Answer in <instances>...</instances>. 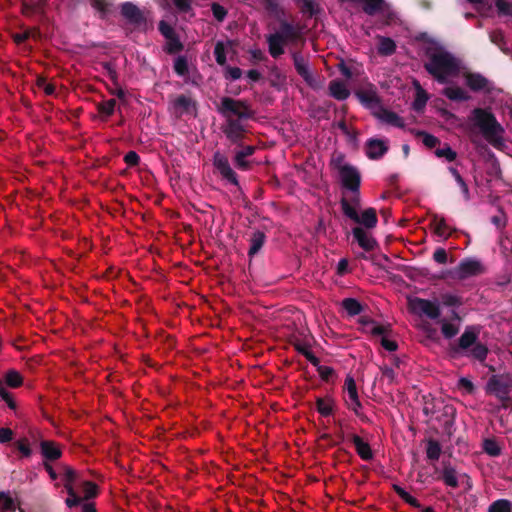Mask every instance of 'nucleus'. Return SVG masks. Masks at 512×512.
I'll use <instances>...</instances> for the list:
<instances>
[{
	"instance_id": "f257e3e1",
	"label": "nucleus",
	"mask_w": 512,
	"mask_h": 512,
	"mask_svg": "<svg viewBox=\"0 0 512 512\" xmlns=\"http://www.w3.org/2000/svg\"><path fill=\"white\" fill-rule=\"evenodd\" d=\"M425 69L439 83H447L460 72V62L445 48L431 44L426 48Z\"/></svg>"
},
{
	"instance_id": "f03ea898",
	"label": "nucleus",
	"mask_w": 512,
	"mask_h": 512,
	"mask_svg": "<svg viewBox=\"0 0 512 512\" xmlns=\"http://www.w3.org/2000/svg\"><path fill=\"white\" fill-rule=\"evenodd\" d=\"M470 121L493 147L499 149L504 145L505 130L490 110L475 108L471 113Z\"/></svg>"
},
{
	"instance_id": "7ed1b4c3",
	"label": "nucleus",
	"mask_w": 512,
	"mask_h": 512,
	"mask_svg": "<svg viewBox=\"0 0 512 512\" xmlns=\"http://www.w3.org/2000/svg\"><path fill=\"white\" fill-rule=\"evenodd\" d=\"M296 30L288 23H283L278 31L267 37L269 53L277 58L284 53V47L297 39Z\"/></svg>"
},
{
	"instance_id": "20e7f679",
	"label": "nucleus",
	"mask_w": 512,
	"mask_h": 512,
	"mask_svg": "<svg viewBox=\"0 0 512 512\" xmlns=\"http://www.w3.org/2000/svg\"><path fill=\"white\" fill-rule=\"evenodd\" d=\"M218 111L225 119L240 118V120H246L250 118L252 114L245 102L229 97L221 99Z\"/></svg>"
},
{
	"instance_id": "39448f33",
	"label": "nucleus",
	"mask_w": 512,
	"mask_h": 512,
	"mask_svg": "<svg viewBox=\"0 0 512 512\" xmlns=\"http://www.w3.org/2000/svg\"><path fill=\"white\" fill-rule=\"evenodd\" d=\"M408 307L410 311L417 315H425L431 319H436L440 316L439 303L437 301H430L418 297H408Z\"/></svg>"
},
{
	"instance_id": "423d86ee",
	"label": "nucleus",
	"mask_w": 512,
	"mask_h": 512,
	"mask_svg": "<svg viewBox=\"0 0 512 512\" xmlns=\"http://www.w3.org/2000/svg\"><path fill=\"white\" fill-rule=\"evenodd\" d=\"M345 402L350 410L356 414L360 413L361 403L359 401L358 392L354 379L347 376L344 383Z\"/></svg>"
},
{
	"instance_id": "0eeeda50",
	"label": "nucleus",
	"mask_w": 512,
	"mask_h": 512,
	"mask_svg": "<svg viewBox=\"0 0 512 512\" xmlns=\"http://www.w3.org/2000/svg\"><path fill=\"white\" fill-rule=\"evenodd\" d=\"M340 178L342 184L352 192H358L360 186V174L352 166L343 165L340 167Z\"/></svg>"
},
{
	"instance_id": "6e6552de",
	"label": "nucleus",
	"mask_w": 512,
	"mask_h": 512,
	"mask_svg": "<svg viewBox=\"0 0 512 512\" xmlns=\"http://www.w3.org/2000/svg\"><path fill=\"white\" fill-rule=\"evenodd\" d=\"M213 164L223 178L234 185L238 184L237 176L230 167L227 157L222 155L220 152H216L213 157Z\"/></svg>"
},
{
	"instance_id": "1a4fd4ad",
	"label": "nucleus",
	"mask_w": 512,
	"mask_h": 512,
	"mask_svg": "<svg viewBox=\"0 0 512 512\" xmlns=\"http://www.w3.org/2000/svg\"><path fill=\"white\" fill-rule=\"evenodd\" d=\"M483 268L479 261L467 259L462 261L455 270V275L460 279H466L471 276L482 273Z\"/></svg>"
},
{
	"instance_id": "9d476101",
	"label": "nucleus",
	"mask_w": 512,
	"mask_h": 512,
	"mask_svg": "<svg viewBox=\"0 0 512 512\" xmlns=\"http://www.w3.org/2000/svg\"><path fill=\"white\" fill-rule=\"evenodd\" d=\"M65 488L68 492V498L66 499V505L68 507H73L81 503L82 498L78 496L74 490L72 482L76 478V472L71 468H66L65 470Z\"/></svg>"
},
{
	"instance_id": "9b49d317",
	"label": "nucleus",
	"mask_w": 512,
	"mask_h": 512,
	"mask_svg": "<svg viewBox=\"0 0 512 512\" xmlns=\"http://www.w3.org/2000/svg\"><path fill=\"white\" fill-rule=\"evenodd\" d=\"M486 391L487 393L495 395L501 400H507L509 398L508 386L496 376H493L489 379L486 385Z\"/></svg>"
},
{
	"instance_id": "f8f14e48",
	"label": "nucleus",
	"mask_w": 512,
	"mask_h": 512,
	"mask_svg": "<svg viewBox=\"0 0 512 512\" xmlns=\"http://www.w3.org/2000/svg\"><path fill=\"white\" fill-rule=\"evenodd\" d=\"M293 60H294L295 69L298 72V74L304 79V81L308 85L313 86L314 79H313L312 73L310 71L308 61L297 53L293 54Z\"/></svg>"
},
{
	"instance_id": "ddd939ff",
	"label": "nucleus",
	"mask_w": 512,
	"mask_h": 512,
	"mask_svg": "<svg viewBox=\"0 0 512 512\" xmlns=\"http://www.w3.org/2000/svg\"><path fill=\"white\" fill-rule=\"evenodd\" d=\"M243 121L244 120H240V118L226 119L224 133L229 139L235 141L241 137L245 130Z\"/></svg>"
},
{
	"instance_id": "4468645a",
	"label": "nucleus",
	"mask_w": 512,
	"mask_h": 512,
	"mask_svg": "<svg viewBox=\"0 0 512 512\" xmlns=\"http://www.w3.org/2000/svg\"><path fill=\"white\" fill-rule=\"evenodd\" d=\"M353 236L358 242L359 246L366 251L373 250L376 246L375 239L361 227H355L352 230Z\"/></svg>"
},
{
	"instance_id": "2eb2a0df",
	"label": "nucleus",
	"mask_w": 512,
	"mask_h": 512,
	"mask_svg": "<svg viewBox=\"0 0 512 512\" xmlns=\"http://www.w3.org/2000/svg\"><path fill=\"white\" fill-rule=\"evenodd\" d=\"M121 13L130 23L139 24L144 21V17L140 9L131 2L122 5Z\"/></svg>"
},
{
	"instance_id": "dca6fc26",
	"label": "nucleus",
	"mask_w": 512,
	"mask_h": 512,
	"mask_svg": "<svg viewBox=\"0 0 512 512\" xmlns=\"http://www.w3.org/2000/svg\"><path fill=\"white\" fill-rule=\"evenodd\" d=\"M387 151V145L384 141L378 139H371L367 142L366 153L371 159H378L382 157Z\"/></svg>"
},
{
	"instance_id": "f3484780",
	"label": "nucleus",
	"mask_w": 512,
	"mask_h": 512,
	"mask_svg": "<svg viewBox=\"0 0 512 512\" xmlns=\"http://www.w3.org/2000/svg\"><path fill=\"white\" fill-rule=\"evenodd\" d=\"M40 449L42 456L50 461L58 459L62 454L59 446L53 441H41Z\"/></svg>"
},
{
	"instance_id": "a211bd4d",
	"label": "nucleus",
	"mask_w": 512,
	"mask_h": 512,
	"mask_svg": "<svg viewBox=\"0 0 512 512\" xmlns=\"http://www.w3.org/2000/svg\"><path fill=\"white\" fill-rule=\"evenodd\" d=\"M467 86L474 90H489V81L480 74L468 73L465 76Z\"/></svg>"
},
{
	"instance_id": "6ab92c4d",
	"label": "nucleus",
	"mask_w": 512,
	"mask_h": 512,
	"mask_svg": "<svg viewBox=\"0 0 512 512\" xmlns=\"http://www.w3.org/2000/svg\"><path fill=\"white\" fill-rule=\"evenodd\" d=\"M355 222L363 225L368 229L374 228L378 222L376 210L374 208L365 209L361 215H358V220Z\"/></svg>"
},
{
	"instance_id": "aec40b11",
	"label": "nucleus",
	"mask_w": 512,
	"mask_h": 512,
	"mask_svg": "<svg viewBox=\"0 0 512 512\" xmlns=\"http://www.w3.org/2000/svg\"><path fill=\"white\" fill-rule=\"evenodd\" d=\"M377 117L383 123L395 126L402 127L404 125L403 120L394 112L381 109L377 114Z\"/></svg>"
},
{
	"instance_id": "412c9836",
	"label": "nucleus",
	"mask_w": 512,
	"mask_h": 512,
	"mask_svg": "<svg viewBox=\"0 0 512 512\" xmlns=\"http://www.w3.org/2000/svg\"><path fill=\"white\" fill-rule=\"evenodd\" d=\"M352 441H353V444L356 448L358 455L363 460H369L372 458V451H371V448L368 443L363 441V439L357 435L353 436Z\"/></svg>"
},
{
	"instance_id": "4be33fe9",
	"label": "nucleus",
	"mask_w": 512,
	"mask_h": 512,
	"mask_svg": "<svg viewBox=\"0 0 512 512\" xmlns=\"http://www.w3.org/2000/svg\"><path fill=\"white\" fill-rule=\"evenodd\" d=\"M43 0H23L22 12L26 16H32L42 12Z\"/></svg>"
},
{
	"instance_id": "5701e85b",
	"label": "nucleus",
	"mask_w": 512,
	"mask_h": 512,
	"mask_svg": "<svg viewBox=\"0 0 512 512\" xmlns=\"http://www.w3.org/2000/svg\"><path fill=\"white\" fill-rule=\"evenodd\" d=\"M396 50V44L389 37H378V53L384 56L392 55Z\"/></svg>"
},
{
	"instance_id": "b1692460",
	"label": "nucleus",
	"mask_w": 512,
	"mask_h": 512,
	"mask_svg": "<svg viewBox=\"0 0 512 512\" xmlns=\"http://www.w3.org/2000/svg\"><path fill=\"white\" fill-rule=\"evenodd\" d=\"M443 94L452 101H466L470 98L464 89L454 86L446 87Z\"/></svg>"
},
{
	"instance_id": "393cba45",
	"label": "nucleus",
	"mask_w": 512,
	"mask_h": 512,
	"mask_svg": "<svg viewBox=\"0 0 512 512\" xmlns=\"http://www.w3.org/2000/svg\"><path fill=\"white\" fill-rule=\"evenodd\" d=\"M329 90L331 95L338 100H344L350 94L346 85L341 81H332Z\"/></svg>"
},
{
	"instance_id": "a878e982",
	"label": "nucleus",
	"mask_w": 512,
	"mask_h": 512,
	"mask_svg": "<svg viewBox=\"0 0 512 512\" xmlns=\"http://www.w3.org/2000/svg\"><path fill=\"white\" fill-rule=\"evenodd\" d=\"M361 323L363 325L364 331L367 333H370L372 335L380 336V335H383L384 333L388 332L387 327L382 326L373 320L362 319Z\"/></svg>"
},
{
	"instance_id": "bb28decb",
	"label": "nucleus",
	"mask_w": 512,
	"mask_h": 512,
	"mask_svg": "<svg viewBox=\"0 0 512 512\" xmlns=\"http://www.w3.org/2000/svg\"><path fill=\"white\" fill-rule=\"evenodd\" d=\"M255 148L253 146H247L242 150L238 151L235 155V165L239 169H246L248 167V162L246 158L254 153Z\"/></svg>"
},
{
	"instance_id": "cd10ccee",
	"label": "nucleus",
	"mask_w": 512,
	"mask_h": 512,
	"mask_svg": "<svg viewBox=\"0 0 512 512\" xmlns=\"http://www.w3.org/2000/svg\"><path fill=\"white\" fill-rule=\"evenodd\" d=\"M477 334L471 328L465 330L459 339V346L461 349L466 350L476 344Z\"/></svg>"
},
{
	"instance_id": "c85d7f7f",
	"label": "nucleus",
	"mask_w": 512,
	"mask_h": 512,
	"mask_svg": "<svg viewBox=\"0 0 512 512\" xmlns=\"http://www.w3.org/2000/svg\"><path fill=\"white\" fill-rule=\"evenodd\" d=\"M16 507V501L9 494L0 493V512H14Z\"/></svg>"
},
{
	"instance_id": "c756f323",
	"label": "nucleus",
	"mask_w": 512,
	"mask_h": 512,
	"mask_svg": "<svg viewBox=\"0 0 512 512\" xmlns=\"http://www.w3.org/2000/svg\"><path fill=\"white\" fill-rule=\"evenodd\" d=\"M414 86L416 88V99L413 105L416 110H420L426 105L428 101V95L417 81L414 82Z\"/></svg>"
},
{
	"instance_id": "7c9ffc66",
	"label": "nucleus",
	"mask_w": 512,
	"mask_h": 512,
	"mask_svg": "<svg viewBox=\"0 0 512 512\" xmlns=\"http://www.w3.org/2000/svg\"><path fill=\"white\" fill-rule=\"evenodd\" d=\"M441 331L446 338H452L459 332L458 320L454 322L442 321Z\"/></svg>"
},
{
	"instance_id": "2f4dec72",
	"label": "nucleus",
	"mask_w": 512,
	"mask_h": 512,
	"mask_svg": "<svg viewBox=\"0 0 512 512\" xmlns=\"http://www.w3.org/2000/svg\"><path fill=\"white\" fill-rule=\"evenodd\" d=\"M342 305L347 313L351 316L358 315L362 311L361 304L353 298L344 299Z\"/></svg>"
},
{
	"instance_id": "473e14b6",
	"label": "nucleus",
	"mask_w": 512,
	"mask_h": 512,
	"mask_svg": "<svg viewBox=\"0 0 512 512\" xmlns=\"http://www.w3.org/2000/svg\"><path fill=\"white\" fill-rule=\"evenodd\" d=\"M264 239L265 236L262 232H256L253 234V237L251 239V246L249 249L250 255L256 254L261 249V247L264 244Z\"/></svg>"
},
{
	"instance_id": "72a5a7b5",
	"label": "nucleus",
	"mask_w": 512,
	"mask_h": 512,
	"mask_svg": "<svg viewBox=\"0 0 512 512\" xmlns=\"http://www.w3.org/2000/svg\"><path fill=\"white\" fill-rule=\"evenodd\" d=\"M488 350L486 346L480 343H476L472 349L468 352V356H471L477 360L483 361L487 356Z\"/></svg>"
},
{
	"instance_id": "f704fd0d",
	"label": "nucleus",
	"mask_w": 512,
	"mask_h": 512,
	"mask_svg": "<svg viewBox=\"0 0 512 512\" xmlns=\"http://www.w3.org/2000/svg\"><path fill=\"white\" fill-rule=\"evenodd\" d=\"M489 512H512L511 504L508 500L500 499L493 502L489 507Z\"/></svg>"
},
{
	"instance_id": "c9c22d12",
	"label": "nucleus",
	"mask_w": 512,
	"mask_h": 512,
	"mask_svg": "<svg viewBox=\"0 0 512 512\" xmlns=\"http://www.w3.org/2000/svg\"><path fill=\"white\" fill-rule=\"evenodd\" d=\"M443 481L447 486L457 487L458 486V478L456 471L453 468H445L443 471Z\"/></svg>"
},
{
	"instance_id": "e433bc0d",
	"label": "nucleus",
	"mask_w": 512,
	"mask_h": 512,
	"mask_svg": "<svg viewBox=\"0 0 512 512\" xmlns=\"http://www.w3.org/2000/svg\"><path fill=\"white\" fill-rule=\"evenodd\" d=\"M333 409L332 401L329 399H317V410L323 416H328L331 414Z\"/></svg>"
},
{
	"instance_id": "4c0bfd02",
	"label": "nucleus",
	"mask_w": 512,
	"mask_h": 512,
	"mask_svg": "<svg viewBox=\"0 0 512 512\" xmlns=\"http://www.w3.org/2000/svg\"><path fill=\"white\" fill-rule=\"evenodd\" d=\"M214 55L216 62L219 65H224L226 63V52H225V46L222 42H217L214 48Z\"/></svg>"
},
{
	"instance_id": "58836bf2",
	"label": "nucleus",
	"mask_w": 512,
	"mask_h": 512,
	"mask_svg": "<svg viewBox=\"0 0 512 512\" xmlns=\"http://www.w3.org/2000/svg\"><path fill=\"white\" fill-rule=\"evenodd\" d=\"M174 70L180 76L186 75L188 73L187 60L184 57L176 58L174 62Z\"/></svg>"
},
{
	"instance_id": "ea45409f",
	"label": "nucleus",
	"mask_w": 512,
	"mask_h": 512,
	"mask_svg": "<svg viewBox=\"0 0 512 512\" xmlns=\"http://www.w3.org/2000/svg\"><path fill=\"white\" fill-rule=\"evenodd\" d=\"M441 448L435 441H429L427 445V457L432 460H437L440 456Z\"/></svg>"
},
{
	"instance_id": "a19ab883",
	"label": "nucleus",
	"mask_w": 512,
	"mask_h": 512,
	"mask_svg": "<svg viewBox=\"0 0 512 512\" xmlns=\"http://www.w3.org/2000/svg\"><path fill=\"white\" fill-rule=\"evenodd\" d=\"M6 383L11 387H18L22 383V377L17 371L11 370L6 374Z\"/></svg>"
},
{
	"instance_id": "79ce46f5",
	"label": "nucleus",
	"mask_w": 512,
	"mask_h": 512,
	"mask_svg": "<svg viewBox=\"0 0 512 512\" xmlns=\"http://www.w3.org/2000/svg\"><path fill=\"white\" fill-rule=\"evenodd\" d=\"M435 154L439 158H445L447 161L451 162L456 158V152L453 151L449 146L441 149H437Z\"/></svg>"
},
{
	"instance_id": "37998d69",
	"label": "nucleus",
	"mask_w": 512,
	"mask_h": 512,
	"mask_svg": "<svg viewBox=\"0 0 512 512\" xmlns=\"http://www.w3.org/2000/svg\"><path fill=\"white\" fill-rule=\"evenodd\" d=\"M115 105H116V100L115 99H110L108 101H105L103 103H101L99 105V111L106 115V116H109L111 115L114 110H115Z\"/></svg>"
},
{
	"instance_id": "c03bdc74",
	"label": "nucleus",
	"mask_w": 512,
	"mask_h": 512,
	"mask_svg": "<svg viewBox=\"0 0 512 512\" xmlns=\"http://www.w3.org/2000/svg\"><path fill=\"white\" fill-rule=\"evenodd\" d=\"M82 489H83V493H84L83 499H89V498L95 496L97 493L96 485L89 481L83 482Z\"/></svg>"
},
{
	"instance_id": "a18cd8bd",
	"label": "nucleus",
	"mask_w": 512,
	"mask_h": 512,
	"mask_svg": "<svg viewBox=\"0 0 512 512\" xmlns=\"http://www.w3.org/2000/svg\"><path fill=\"white\" fill-rule=\"evenodd\" d=\"M458 388L462 389L467 394H472L474 392V384L471 379L467 377H461L458 380Z\"/></svg>"
},
{
	"instance_id": "49530a36",
	"label": "nucleus",
	"mask_w": 512,
	"mask_h": 512,
	"mask_svg": "<svg viewBox=\"0 0 512 512\" xmlns=\"http://www.w3.org/2000/svg\"><path fill=\"white\" fill-rule=\"evenodd\" d=\"M342 210L344 212V214L349 217L350 219H352L354 222L356 220H358V212L356 211V209L354 207H352L347 201L343 200L342 201Z\"/></svg>"
},
{
	"instance_id": "de8ad7c7",
	"label": "nucleus",
	"mask_w": 512,
	"mask_h": 512,
	"mask_svg": "<svg viewBox=\"0 0 512 512\" xmlns=\"http://www.w3.org/2000/svg\"><path fill=\"white\" fill-rule=\"evenodd\" d=\"M495 5L499 13L503 15H512V5L505 0H495Z\"/></svg>"
},
{
	"instance_id": "09e8293b",
	"label": "nucleus",
	"mask_w": 512,
	"mask_h": 512,
	"mask_svg": "<svg viewBox=\"0 0 512 512\" xmlns=\"http://www.w3.org/2000/svg\"><path fill=\"white\" fill-rule=\"evenodd\" d=\"M380 336H381V345L383 346V348L385 350H387L389 352H393L397 349V343L394 340L388 338L387 332Z\"/></svg>"
},
{
	"instance_id": "8fccbe9b",
	"label": "nucleus",
	"mask_w": 512,
	"mask_h": 512,
	"mask_svg": "<svg viewBox=\"0 0 512 512\" xmlns=\"http://www.w3.org/2000/svg\"><path fill=\"white\" fill-rule=\"evenodd\" d=\"M212 13H213V16L218 20V21H223L227 15V11L226 9L217 4V3H213L212 4Z\"/></svg>"
},
{
	"instance_id": "3c124183",
	"label": "nucleus",
	"mask_w": 512,
	"mask_h": 512,
	"mask_svg": "<svg viewBox=\"0 0 512 512\" xmlns=\"http://www.w3.org/2000/svg\"><path fill=\"white\" fill-rule=\"evenodd\" d=\"M484 449L491 456H497L500 454L499 446L492 440H486L484 442Z\"/></svg>"
},
{
	"instance_id": "603ef678",
	"label": "nucleus",
	"mask_w": 512,
	"mask_h": 512,
	"mask_svg": "<svg viewBox=\"0 0 512 512\" xmlns=\"http://www.w3.org/2000/svg\"><path fill=\"white\" fill-rule=\"evenodd\" d=\"M225 76L227 78L232 79V80H237V79L241 78L242 70L240 68H238V67L227 66L225 68Z\"/></svg>"
},
{
	"instance_id": "864d4df0",
	"label": "nucleus",
	"mask_w": 512,
	"mask_h": 512,
	"mask_svg": "<svg viewBox=\"0 0 512 512\" xmlns=\"http://www.w3.org/2000/svg\"><path fill=\"white\" fill-rule=\"evenodd\" d=\"M159 30L167 39H171L174 35L173 28L164 21L159 23Z\"/></svg>"
},
{
	"instance_id": "5fc2aeb1",
	"label": "nucleus",
	"mask_w": 512,
	"mask_h": 512,
	"mask_svg": "<svg viewBox=\"0 0 512 512\" xmlns=\"http://www.w3.org/2000/svg\"><path fill=\"white\" fill-rule=\"evenodd\" d=\"M173 3L180 12H189L191 9L190 0H173Z\"/></svg>"
},
{
	"instance_id": "6e6d98bb",
	"label": "nucleus",
	"mask_w": 512,
	"mask_h": 512,
	"mask_svg": "<svg viewBox=\"0 0 512 512\" xmlns=\"http://www.w3.org/2000/svg\"><path fill=\"white\" fill-rule=\"evenodd\" d=\"M433 259L440 264H444L447 261V253L443 248H438L433 254Z\"/></svg>"
},
{
	"instance_id": "4d7b16f0",
	"label": "nucleus",
	"mask_w": 512,
	"mask_h": 512,
	"mask_svg": "<svg viewBox=\"0 0 512 512\" xmlns=\"http://www.w3.org/2000/svg\"><path fill=\"white\" fill-rule=\"evenodd\" d=\"M422 135H423V143L428 148L435 147L439 142L438 138H436L435 136H433L431 134L423 133Z\"/></svg>"
},
{
	"instance_id": "13d9d810",
	"label": "nucleus",
	"mask_w": 512,
	"mask_h": 512,
	"mask_svg": "<svg viewBox=\"0 0 512 512\" xmlns=\"http://www.w3.org/2000/svg\"><path fill=\"white\" fill-rule=\"evenodd\" d=\"M435 232L440 237H446L448 235V231L446 229V224L443 219H440L435 223Z\"/></svg>"
},
{
	"instance_id": "bf43d9fd",
	"label": "nucleus",
	"mask_w": 512,
	"mask_h": 512,
	"mask_svg": "<svg viewBox=\"0 0 512 512\" xmlns=\"http://www.w3.org/2000/svg\"><path fill=\"white\" fill-rule=\"evenodd\" d=\"M125 162L129 165V166H134L136 164H138L139 162V156L136 152L134 151H130L128 152L126 155H125Z\"/></svg>"
},
{
	"instance_id": "052dcab7",
	"label": "nucleus",
	"mask_w": 512,
	"mask_h": 512,
	"mask_svg": "<svg viewBox=\"0 0 512 512\" xmlns=\"http://www.w3.org/2000/svg\"><path fill=\"white\" fill-rule=\"evenodd\" d=\"M191 104V100L186 97V96H179L176 100H175V105L177 107H181L183 109H188V107L190 106Z\"/></svg>"
},
{
	"instance_id": "680f3d73",
	"label": "nucleus",
	"mask_w": 512,
	"mask_h": 512,
	"mask_svg": "<svg viewBox=\"0 0 512 512\" xmlns=\"http://www.w3.org/2000/svg\"><path fill=\"white\" fill-rule=\"evenodd\" d=\"M12 439V431L9 428H0V443L8 442Z\"/></svg>"
},
{
	"instance_id": "e2e57ef3",
	"label": "nucleus",
	"mask_w": 512,
	"mask_h": 512,
	"mask_svg": "<svg viewBox=\"0 0 512 512\" xmlns=\"http://www.w3.org/2000/svg\"><path fill=\"white\" fill-rule=\"evenodd\" d=\"M0 397L5 400L8 405L13 408L14 407V404L10 398V395L9 393L7 392V390L2 386V384H0Z\"/></svg>"
},
{
	"instance_id": "0e129e2a",
	"label": "nucleus",
	"mask_w": 512,
	"mask_h": 512,
	"mask_svg": "<svg viewBox=\"0 0 512 512\" xmlns=\"http://www.w3.org/2000/svg\"><path fill=\"white\" fill-rule=\"evenodd\" d=\"M458 185L460 186V189L465 197L466 200H469L470 198V195H469V188L467 186V184L465 183V181L463 180V178H461L460 180L457 181Z\"/></svg>"
},
{
	"instance_id": "69168bd1",
	"label": "nucleus",
	"mask_w": 512,
	"mask_h": 512,
	"mask_svg": "<svg viewBox=\"0 0 512 512\" xmlns=\"http://www.w3.org/2000/svg\"><path fill=\"white\" fill-rule=\"evenodd\" d=\"M18 449L24 456H29L31 454L29 446L24 443H20Z\"/></svg>"
},
{
	"instance_id": "338daca9",
	"label": "nucleus",
	"mask_w": 512,
	"mask_h": 512,
	"mask_svg": "<svg viewBox=\"0 0 512 512\" xmlns=\"http://www.w3.org/2000/svg\"><path fill=\"white\" fill-rule=\"evenodd\" d=\"M28 37H29V32H24V33H20V34H15L14 40L17 43H21L24 40H26Z\"/></svg>"
},
{
	"instance_id": "774afa93",
	"label": "nucleus",
	"mask_w": 512,
	"mask_h": 512,
	"mask_svg": "<svg viewBox=\"0 0 512 512\" xmlns=\"http://www.w3.org/2000/svg\"><path fill=\"white\" fill-rule=\"evenodd\" d=\"M394 489L396 491V493L403 499L405 500V498L408 497L409 493L407 491H405L403 488H401L400 486H394Z\"/></svg>"
}]
</instances>
